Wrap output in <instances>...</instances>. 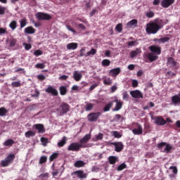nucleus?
<instances>
[{"label": "nucleus", "mask_w": 180, "mask_h": 180, "mask_svg": "<svg viewBox=\"0 0 180 180\" xmlns=\"http://www.w3.org/2000/svg\"><path fill=\"white\" fill-rule=\"evenodd\" d=\"M90 139H91V134H86L84 135V136L82 139L79 140V143L80 145H84L88 143Z\"/></svg>", "instance_id": "nucleus-17"}, {"label": "nucleus", "mask_w": 180, "mask_h": 180, "mask_svg": "<svg viewBox=\"0 0 180 180\" xmlns=\"http://www.w3.org/2000/svg\"><path fill=\"white\" fill-rule=\"evenodd\" d=\"M22 46H25V49L26 51H29L30 49H32V45L30 44L22 43Z\"/></svg>", "instance_id": "nucleus-54"}, {"label": "nucleus", "mask_w": 180, "mask_h": 180, "mask_svg": "<svg viewBox=\"0 0 180 180\" xmlns=\"http://www.w3.org/2000/svg\"><path fill=\"white\" fill-rule=\"evenodd\" d=\"M87 146L84 144H80L78 143H72L68 147V150L72 152H78L81 148H86Z\"/></svg>", "instance_id": "nucleus-2"}, {"label": "nucleus", "mask_w": 180, "mask_h": 180, "mask_svg": "<svg viewBox=\"0 0 180 180\" xmlns=\"http://www.w3.org/2000/svg\"><path fill=\"white\" fill-rule=\"evenodd\" d=\"M143 132V129L142 128V126L139 123H136V128L132 130V133L134 135L140 136Z\"/></svg>", "instance_id": "nucleus-13"}, {"label": "nucleus", "mask_w": 180, "mask_h": 180, "mask_svg": "<svg viewBox=\"0 0 180 180\" xmlns=\"http://www.w3.org/2000/svg\"><path fill=\"white\" fill-rule=\"evenodd\" d=\"M174 4V0H162L160 6L164 8H167Z\"/></svg>", "instance_id": "nucleus-14"}, {"label": "nucleus", "mask_w": 180, "mask_h": 180, "mask_svg": "<svg viewBox=\"0 0 180 180\" xmlns=\"http://www.w3.org/2000/svg\"><path fill=\"white\" fill-rule=\"evenodd\" d=\"M120 68H116L109 71V76L116 77L120 73Z\"/></svg>", "instance_id": "nucleus-18"}, {"label": "nucleus", "mask_w": 180, "mask_h": 180, "mask_svg": "<svg viewBox=\"0 0 180 180\" xmlns=\"http://www.w3.org/2000/svg\"><path fill=\"white\" fill-rule=\"evenodd\" d=\"M129 98V96L127 91H124V93H122V100L128 101Z\"/></svg>", "instance_id": "nucleus-48"}, {"label": "nucleus", "mask_w": 180, "mask_h": 180, "mask_svg": "<svg viewBox=\"0 0 180 180\" xmlns=\"http://www.w3.org/2000/svg\"><path fill=\"white\" fill-rule=\"evenodd\" d=\"M35 135H36V133L33 131H31V130L26 131L25 134V136L26 138L33 137Z\"/></svg>", "instance_id": "nucleus-30"}, {"label": "nucleus", "mask_w": 180, "mask_h": 180, "mask_svg": "<svg viewBox=\"0 0 180 180\" xmlns=\"http://www.w3.org/2000/svg\"><path fill=\"white\" fill-rule=\"evenodd\" d=\"M68 77H69L68 75H63L58 77V79L62 81H65L68 79Z\"/></svg>", "instance_id": "nucleus-59"}, {"label": "nucleus", "mask_w": 180, "mask_h": 180, "mask_svg": "<svg viewBox=\"0 0 180 180\" xmlns=\"http://www.w3.org/2000/svg\"><path fill=\"white\" fill-rule=\"evenodd\" d=\"M175 76H176V74L172 71H168L166 73V77L167 79H171L172 77H175Z\"/></svg>", "instance_id": "nucleus-47"}, {"label": "nucleus", "mask_w": 180, "mask_h": 180, "mask_svg": "<svg viewBox=\"0 0 180 180\" xmlns=\"http://www.w3.org/2000/svg\"><path fill=\"white\" fill-rule=\"evenodd\" d=\"M18 43V40L15 39H9V47H14Z\"/></svg>", "instance_id": "nucleus-39"}, {"label": "nucleus", "mask_w": 180, "mask_h": 180, "mask_svg": "<svg viewBox=\"0 0 180 180\" xmlns=\"http://www.w3.org/2000/svg\"><path fill=\"white\" fill-rule=\"evenodd\" d=\"M154 120V124L158 126H165L167 124V121L163 119L162 116H155L152 117Z\"/></svg>", "instance_id": "nucleus-6"}, {"label": "nucleus", "mask_w": 180, "mask_h": 180, "mask_svg": "<svg viewBox=\"0 0 180 180\" xmlns=\"http://www.w3.org/2000/svg\"><path fill=\"white\" fill-rule=\"evenodd\" d=\"M15 158L14 154L8 155L7 158H5L4 160L1 161V166L2 167H7L14 161Z\"/></svg>", "instance_id": "nucleus-3"}, {"label": "nucleus", "mask_w": 180, "mask_h": 180, "mask_svg": "<svg viewBox=\"0 0 180 180\" xmlns=\"http://www.w3.org/2000/svg\"><path fill=\"white\" fill-rule=\"evenodd\" d=\"M165 146L164 152H167V153H169L171 150L173 149V147L169 143H167Z\"/></svg>", "instance_id": "nucleus-40"}, {"label": "nucleus", "mask_w": 180, "mask_h": 180, "mask_svg": "<svg viewBox=\"0 0 180 180\" xmlns=\"http://www.w3.org/2000/svg\"><path fill=\"white\" fill-rule=\"evenodd\" d=\"M74 174L77 176V178L84 179L87 177V173H84L82 170L74 172Z\"/></svg>", "instance_id": "nucleus-16"}, {"label": "nucleus", "mask_w": 180, "mask_h": 180, "mask_svg": "<svg viewBox=\"0 0 180 180\" xmlns=\"http://www.w3.org/2000/svg\"><path fill=\"white\" fill-rule=\"evenodd\" d=\"M14 143H15V141L10 139L4 141V146H13Z\"/></svg>", "instance_id": "nucleus-29"}, {"label": "nucleus", "mask_w": 180, "mask_h": 180, "mask_svg": "<svg viewBox=\"0 0 180 180\" xmlns=\"http://www.w3.org/2000/svg\"><path fill=\"white\" fill-rule=\"evenodd\" d=\"M49 176V173H43L42 174L39 175V179L41 180H48Z\"/></svg>", "instance_id": "nucleus-33"}, {"label": "nucleus", "mask_w": 180, "mask_h": 180, "mask_svg": "<svg viewBox=\"0 0 180 180\" xmlns=\"http://www.w3.org/2000/svg\"><path fill=\"white\" fill-rule=\"evenodd\" d=\"M9 27L11 28L12 30H15L16 27H18V22L13 20L11 22H10Z\"/></svg>", "instance_id": "nucleus-31"}, {"label": "nucleus", "mask_w": 180, "mask_h": 180, "mask_svg": "<svg viewBox=\"0 0 180 180\" xmlns=\"http://www.w3.org/2000/svg\"><path fill=\"white\" fill-rule=\"evenodd\" d=\"M113 105V101L112 102H109L107 105H105V107L103 108V111L104 112H109L111 109V108H112Z\"/></svg>", "instance_id": "nucleus-27"}, {"label": "nucleus", "mask_w": 180, "mask_h": 180, "mask_svg": "<svg viewBox=\"0 0 180 180\" xmlns=\"http://www.w3.org/2000/svg\"><path fill=\"white\" fill-rule=\"evenodd\" d=\"M96 53V50L95 49H91V50L89 52H87L85 54V57L90 56H95Z\"/></svg>", "instance_id": "nucleus-42"}, {"label": "nucleus", "mask_w": 180, "mask_h": 180, "mask_svg": "<svg viewBox=\"0 0 180 180\" xmlns=\"http://www.w3.org/2000/svg\"><path fill=\"white\" fill-rule=\"evenodd\" d=\"M86 49L85 48H82L81 49V50L79 51V57H83V56H86Z\"/></svg>", "instance_id": "nucleus-58"}, {"label": "nucleus", "mask_w": 180, "mask_h": 180, "mask_svg": "<svg viewBox=\"0 0 180 180\" xmlns=\"http://www.w3.org/2000/svg\"><path fill=\"white\" fill-rule=\"evenodd\" d=\"M8 33L6 28L0 27V35L6 34Z\"/></svg>", "instance_id": "nucleus-60"}, {"label": "nucleus", "mask_w": 180, "mask_h": 180, "mask_svg": "<svg viewBox=\"0 0 180 180\" xmlns=\"http://www.w3.org/2000/svg\"><path fill=\"white\" fill-rule=\"evenodd\" d=\"M113 101V103H115V102L116 103V105H115V108H114L113 111L114 112L119 111L123 106V103L119 101V100H117V99H116L115 101Z\"/></svg>", "instance_id": "nucleus-19"}, {"label": "nucleus", "mask_w": 180, "mask_h": 180, "mask_svg": "<svg viewBox=\"0 0 180 180\" xmlns=\"http://www.w3.org/2000/svg\"><path fill=\"white\" fill-rule=\"evenodd\" d=\"M6 113H7V110L5 108H4V107L0 108V116L3 117Z\"/></svg>", "instance_id": "nucleus-51"}, {"label": "nucleus", "mask_w": 180, "mask_h": 180, "mask_svg": "<svg viewBox=\"0 0 180 180\" xmlns=\"http://www.w3.org/2000/svg\"><path fill=\"white\" fill-rule=\"evenodd\" d=\"M60 108H61V110H60V114L62 115H65L67 112H70V105L66 103H62Z\"/></svg>", "instance_id": "nucleus-9"}, {"label": "nucleus", "mask_w": 180, "mask_h": 180, "mask_svg": "<svg viewBox=\"0 0 180 180\" xmlns=\"http://www.w3.org/2000/svg\"><path fill=\"white\" fill-rule=\"evenodd\" d=\"M73 77H74V79L76 81V82H79V80L82 79V75L79 73V72L77 70H75L73 73Z\"/></svg>", "instance_id": "nucleus-22"}, {"label": "nucleus", "mask_w": 180, "mask_h": 180, "mask_svg": "<svg viewBox=\"0 0 180 180\" xmlns=\"http://www.w3.org/2000/svg\"><path fill=\"white\" fill-rule=\"evenodd\" d=\"M34 67L37 69L43 70L45 68V65H44V63H37V64H35Z\"/></svg>", "instance_id": "nucleus-50"}, {"label": "nucleus", "mask_w": 180, "mask_h": 180, "mask_svg": "<svg viewBox=\"0 0 180 180\" xmlns=\"http://www.w3.org/2000/svg\"><path fill=\"white\" fill-rule=\"evenodd\" d=\"M103 84L105 85L111 86L112 84V81L110 78L105 79L103 80Z\"/></svg>", "instance_id": "nucleus-45"}, {"label": "nucleus", "mask_w": 180, "mask_h": 180, "mask_svg": "<svg viewBox=\"0 0 180 180\" xmlns=\"http://www.w3.org/2000/svg\"><path fill=\"white\" fill-rule=\"evenodd\" d=\"M35 129L38 130V133H45L44 126L43 124H36L34 125Z\"/></svg>", "instance_id": "nucleus-20"}, {"label": "nucleus", "mask_w": 180, "mask_h": 180, "mask_svg": "<svg viewBox=\"0 0 180 180\" xmlns=\"http://www.w3.org/2000/svg\"><path fill=\"white\" fill-rule=\"evenodd\" d=\"M143 59H145L146 63H148V60L150 63H153L158 60V56L156 53H149L143 56Z\"/></svg>", "instance_id": "nucleus-4"}, {"label": "nucleus", "mask_w": 180, "mask_h": 180, "mask_svg": "<svg viewBox=\"0 0 180 180\" xmlns=\"http://www.w3.org/2000/svg\"><path fill=\"white\" fill-rule=\"evenodd\" d=\"M161 39V41H162V44H165L167 41H169L170 40V38L168 37H162V38H160Z\"/></svg>", "instance_id": "nucleus-61"}, {"label": "nucleus", "mask_w": 180, "mask_h": 180, "mask_svg": "<svg viewBox=\"0 0 180 180\" xmlns=\"http://www.w3.org/2000/svg\"><path fill=\"white\" fill-rule=\"evenodd\" d=\"M46 93L53 95V96H58V91L56 89H54L52 86H49L45 90Z\"/></svg>", "instance_id": "nucleus-11"}, {"label": "nucleus", "mask_w": 180, "mask_h": 180, "mask_svg": "<svg viewBox=\"0 0 180 180\" xmlns=\"http://www.w3.org/2000/svg\"><path fill=\"white\" fill-rule=\"evenodd\" d=\"M126 167H127V165H125V163H122L120 165H118L117 168V171H123Z\"/></svg>", "instance_id": "nucleus-46"}, {"label": "nucleus", "mask_w": 180, "mask_h": 180, "mask_svg": "<svg viewBox=\"0 0 180 180\" xmlns=\"http://www.w3.org/2000/svg\"><path fill=\"white\" fill-rule=\"evenodd\" d=\"M166 146H167L166 142H162V143H158L157 146H158V150H162V148Z\"/></svg>", "instance_id": "nucleus-53"}, {"label": "nucleus", "mask_w": 180, "mask_h": 180, "mask_svg": "<svg viewBox=\"0 0 180 180\" xmlns=\"http://www.w3.org/2000/svg\"><path fill=\"white\" fill-rule=\"evenodd\" d=\"M60 94L65 96L67 94V89L65 86L59 87Z\"/></svg>", "instance_id": "nucleus-36"}, {"label": "nucleus", "mask_w": 180, "mask_h": 180, "mask_svg": "<svg viewBox=\"0 0 180 180\" xmlns=\"http://www.w3.org/2000/svg\"><path fill=\"white\" fill-rule=\"evenodd\" d=\"M47 160H48L47 156H41V158H39V165L45 164L46 162H47Z\"/></svg>", "instance_id": "nucleus-32"}, {"label": "nucleus", "mask_w": 180, "mask_h": 180, "mask_svg": "<svg viewBox=\"0 0 180 180\" xmlns=\"http://www.w3.org/2000/svg\"><path fill=\"white\" fill-rule=\"evenodd\" d=\"M20 28H23L26 27L27 25V19L26 18L22 19L20 21Z\"/></svg>", "instance_id": "nucleus-44"}, {"label": "nucleus", "mask_w": 180, "mask_h": 180, "mask_svg": "<svg viewBox=\"0 0 180 180\" xmlns=\"http://www.w3.org/2000/svg\"><path fill=\"white\" fill-rule=\"evenodd\" d=\"M171 105H180V97L177 94L172 96Z\"/></svg>", "instance_id": "nucleus-15"}, {"label": "nucleus", "mask_w": 180, "mask_h": 180, "mask_svg": "<svg viewBox=\"0 0 180 180\" xmlns=\"http://www.w3.org/2000/svg\"><path fill=\"white\" fill-rule=\"evenodd\" d=\"M137 44V41H130L128 43H127V45L129 46H135Z\"/></svg>", "instance_id": "nucleus-63"}, {"label": "nucleus", "mask_w": 180, "mask_h": 180, "mask_svg": "<svg viewBox=\"0 0 180 180\" xmlns=\"http://www.w3.org/2000/svg\"><path fill=\"white\" fill-rule=\"evenodd\" d=\"M66 141H67L66 136H63L62 141H60L58 143V146L60 148L64 146L66 144Z\"/></svg>", "instance_id": "nucleus-35"}, {"label": "nucleus", "mask_w": 180, "mask_h": 180, "mask_svg": "<svg viewBox=\"0 0 180 180\" xmlns=\"http://www.w3.org/2000/svg\"><path fill=\"white\" fill-rule=\"evenodd\" d=\"M141 53V50L139 49H136L134 51H132L130 52L129 56L131 58H135L136 56H138L139 54H140Z\"/></svg>", "instance_id": "nucleus-24"}, {"label": "nucleus", "mask_w": 180, "mask_h": 180, "mask_svg": "<svg viewBox=\"0 0 180 180\" xmlns=\"http://www.w3.org/2000/svg\"><path fill=\"white\" fill-rule=\"evenodd\" d=\"M162 27V20L156 19L155 22L146 25V32L148 34H155Z\"/></svg>", "instance_id": "nucleus-1"}, {"label": "nucleus", "mask_w": 180, "mask_h": 180, "mask_svg": "<svg viewBox=\"0 0 180 180\" xmlns=\"http://www.w3.org/2000/svg\"><path fill=\"white\" fill-rule=\"evenodd\" d=\"M129 94L134 98H143V94L140 90L131 91Z\"/></svg>", "instance_id": "nucleus-10"}, {"label": "nucleus", "mask_w": 180, "mask_h": 180, "mask_svg": "<svg viewBox=\"0 0 180 180\" xmlns=\"http://www.w3.org/2000/svg\"><path fill=\"white\" fill-rule=\"evenodd\" d=\"M35 32H36L35 29L33 28L32 26L27 27L25 29V33L27 34H34Z\"/></svg>", "instance_id": "nucleus-23"}, {"label": "nucleus", "mask_w": 180, "mask_h": 180, "mask_svg": "<svg viewBox=\"0 0 180 180\" xmlns=\"http://www.w3.org/2000/svg\"><path fill=\"white\" fill-rule=\"evenodd\" d=\"M35 17L37 18L38 20H50L52 19V16L44 13L43 12H38L37 14H35Z\"/></svg>", "instance_id": "nucleus-5"}, {"label": "nucleus", "mask_w": 180, "mask_h": 180, "mask_svg": "<svg viewBox=\"0 0 180 180\" xmlns=\"http://www.w3.org/2000/svg\"><path fill=\"white\" fill-rule=\"evenodd\" d=\"M111 63V61L108 59H104L103 61H101V65L103 67H108L110 66Z\"/></svg>", "instance_id": "nucleus-38"}, {"label": "nucleus", "mask_w": 180, "mask_h": 180, "mask_svg": "<svg viewBox=\"0 0 180 180\" xmlns=\"http://www.w3.org/2000/svg\"><path fill=\"white\" fill-rule=\"evenodd\" d=\"M33 54H34V56L37 57V56H42L43 55V51H41V50H34Z\"/></svg>", "instance_id": "nucleus-52"}, {"label": "nucleus", "mask_w": 180, "mask_h": 180, "mask_svg": "<svg viewBox=\"0 0 180 180\" xmlns=\"http://www.w3.org/2000/svg\"><path fill=\"white\" fill-rule=\"evenodd\" d=\"M177 63L174 60L173 57H169L167 58V65H170L171 67L176 66Z\"/></svg>", "instance_id": "nucleus-26"}, {"label": "nucleus", "mask_w": 180, "mask_h": 180, "mask_svg": "<svg viewBox=\"0 0 180 180\" xmlns=\"http://www.w3.org/2000/svg\"><path fill=\"white\" fill-rule=\"evenodd\" d=\"M103 134L100 133L98 135L96 136L95 141L103 140Z\"/></svg>", "instance_id": "nucleus-56"}, {"label": "nucleus", "mask_w": 180, "mask_h": 180, "mask_svg": "<svg viewBox=\"0 0 180 180\" xmlns=\"http://www.w3.org/2000/svg\"><path fill=\"white\" fill-rule=\"evenodd\" d=\"M111 145L115 147V151L117 153H120L122 150H124V145L122 142H112Z\"/></svg>", "instance_id": "nucleus-12"}, {"label": "nucleus", "mask_w": 180, "mask_h": 180, "mask_svg": "<svg viewBox=\"0 0 180 180\" xmlns=\"http://www.w3.org/2000/svg\"><path fill=\"white\" fill-rule=\"evenodd\" d=\"M102 115L101 112H91L88 115L87 119L89 122H96L99 117Z\"/></svg>", "instance_id": "nucleus-7"}, {"label": "nucleus", "mask_w": 180, "mask_h": 180, "mask_svg": "<svg viewBox=\"0 0 180 180\" xmlns=\"http://www.w3.org/2000/svg\"><path fill=\"white\" fill-rule=\"evenodd\" d=\"M154 12L153 11H148L146 14V16L147 18H153L154 17Z\"/></svg>", "instance_id": "nucleus-55"}, {"label": "nucleus", "mask_w": 180, "mask_h": 180, "mask_svg": "<svg viewBox=\"0 0 180 180\" xmlns=\"http://www.w3.org/2000/svg\"><path fill=\"white\" fill-rule=\"evenodd\" d=\"M149 50L150 53L155 54L156 56H159L161 54L162 49L160 46H157L155 45H152L149 46Z\"/></svg>", "instance_id": "nucleus-8"}, {"label": "nucleus", "mask_w": 180, "mask_h": 180, "mask_svg": "<svg viewBox=\"0 0 180 180\" xmlns=\"http://www.w3.org/2000/svg\"><path fill=\"white\" fill-rule=\"evenodd\" d=\"M111 135L114 136L115 139H120L122 137V134H120L117 131H112L111 132Z\"/></svg>", "instance_id": "nucleus-37"}, {"label": "nucleus", "mask_w": 180, "mask_h": 180, "mask_svg": "<svg viewBox=\"0 0 180 180\" xmlns=\"http://www.w3.org/2000/svg\"><path fill=\"white\" fill-rule=\"evenodd\" d=\"M94 105L93 103H87L86 105H85V111H91L92 108H94Z\"/></svg>", "instance_id": "nucleus-41"}, {"label": "nucleus", "mask_w": 180, "mask_h": 180, "mask_svg": "<svg viewBox=\"0 0 180 180\" xmlns=\"http://www.w3.org/2000/svg\"><path fill=\"white\" fill-rule=\"evenodd\" d=\"M58 157V153H54L53 155H51L49 157V161L53 162V160H56Z\"/></svg>", "instance_id": "nucleus-43"}, {"label": "nucleus", "mask_w": 180, "mask_h": 180, "mask_svg": "<svg viewBox=\"0 0 180 180\" xmlns=\"http://www.w3.org/2000/svg\"><path fill=\"white\" fill-rule=\"evenodd\" d=\"M37 79L39 81H44L46 79V77L44 75H37Z\"/></svg>", "instance_id": "nucleus-62"}, {"label": "nucleus", "mask_w": 180, "mask_h": 180, "mask_svg": "<svg viewBox=\"0 0 180 180\" xmlns=\"http://www.w3.org/2000/svg\"><path fill=\"white\" fill-rule=\"evenodd\" d=\"M137 20L136 19H133L131 20V21H129L128 23H127V26H128V27H131L134 25H137Z\"/></svg>", "instance_id": "nucleus-34"}, {"label": "nucleus", "mask_w": 180, "mask_h": 180, "mask_svg": "<svg viewBox=\"0 0 180 180\" xmlns=\"http://www.w3.org/2000/svg\"><path fill=\"white\" fill-rule=\"evenodd\" d=\"M6 7H3L1 6H0V15H4L6 13Z\"/></svg>", "instance_id": "nucleus-64"}, {"label": "nucleus", "mask_w": 180, "mask_h": 180, "mask_svg": "<svg viewBox=\"0 0 180 180\" xmlns=\"http://www.w3.org/2000/svg\"><path fill=\"white\" fill-rule=\"evenodd\" d=\"M115 28H116L117 32H121L122 30H123V27H122V25L121 23L117 24V25H116V27H115Z\"/></svg>", "instance_id": "nucleus-57"}, {"label": "nucleus", "mask_w": 180, "mask_h": 180, "mask_svg": "<svg viewBox=\"0 0 180 180\" xmlns=\"http://www.w3.org/2000/svg\"><path fill=\"white\" fill-rule=\"evenodd\" d=\"M11 86L12 87H20V86H22V83H20V82H13L11 83Z\"/></svg>", "instance_id": "nucleus-49"}, {"label": "nucleus", "mask_w": 180, "mask_h": 180, "mask_svg": "<svg viewBox=\"0 0 180 180\" xmlns=\"http://www.w3.org/2000/svg\"><path fill=\"white\" fill-rule=\"evenodd\" d=\"M117 161V158L116 156H110L108 158V162L110 165H115Z\"/></svg>", "instance_id": "nucleus-28"}, {"label": "nucleus", "mask_w": 180, "mask_h": 180, "mask_svg": "<svg viewBox=\"0 0 180 180\" xmlns=\"http://www.w3.org/2000/svg\"><path fill=\"white\" fill-rule=\"evenodd\" d=\"M78 47L77 43H68L66 46L68 50H75Z\"/></svg>", "instance_id": "nucleus-21"}, {"label": "nucleus", "mask_w": 180, "mask_h": 180, "mask_svg": "<svg viewBox=\"0 0 180 180\" xmlns=\"http://www.w3.org/2000/svg\"><path fill=\"white\" fill-rule=\"evenodd\" d=\"M86 165L85 162H83L82 160H78L75 162L74 167L77 168L79 167H84Z\"/></svg>", "instance_id": "nucleus-25"}]
</instances>
